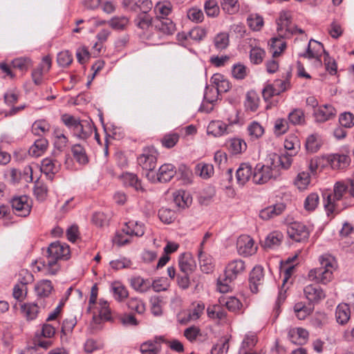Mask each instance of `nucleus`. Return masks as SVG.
<instances>
[{
	"label": "nucleus",
	"mask_w": 354,
	"mask_h": 354,
	"mask_svg": "<svg viewBox=\"0 0 354 354\" xmlns=\"http://www.w3.org/2000/svg\"><path fill=\"white\" fill-rule=\"evenodd\" d=\"M219 302L221 304H223L226 306V308L232 312H236L239 310L242 306V304L241 301L234 297H230L228 298H221L219 299Z\"/></svg>",
	"instance_id": "obj_50"
},
{
	"label": "nucleus",
	"mask_w": 354,
	"mask_h": 354,
	"mask_svg": "<svg viewBox=\"0 0 354 354\" xmlns=\"http://www.w3.org/2000/svg\"><path fill=\"white\" fill-rule=\"evenodd\" d=\"M248 26L254 31L260 30L263 26L264 21L263 17L258 14H251L247 19Z\"/></svg>",
	"instance_id": "obj_47"
},
{
	"label": "nucleus",
	"mask_w": 354,
	"mask_h": 354,
	"mask_svg": "<svg viewBox=\"0 0 354 354\" xmlns=\"http://www.w3.org/2000/svg\"><path fill=\"white\" fill-rule=\"evenodd\" d=\"M204 10L207 16L209 17H216L220 13V8L216 0L205 1Z\"/></svg>",
	"instance_id": "obj_48"
},
{
	"label": "nucleus",
	"mask_w": 354,
	"mask_h": 354,
	"mask_svg": "<svg viewBox=\"0 0 354 354\" xmlns=\"http://www.w3.org/2000/svg\"><path fill=\"white\" fill-rule=\"evenodd\" d=\"M179 268L185 274H189L192 272L193 266L192 264V259L188 257V255L183 254L180 257Z\"/></svg>",
	"instance_id": "obj_61"
},
{
	"label": "nucleus",
	"mask_w": 354,
	"mask_h": 354,
	"mask_svg": "<svg viewBox=\"0 0 354 354\" xmlns=\"http://www.w3.org/2000/svg\"><path fill=\"white\" fill-rule=\"evenodd\" d=\"M54 147L59 152L62 151L67 146L68 140L60 129H55L54 133Z\"/></svg>",
	"instance_id": "obj_41"
},
{
	"label": "nucleus",
	"mask_w": 354,
	"mask_h": 354,
	"mask_svg": "<svg viewBox=\"0 0 354 354\" xmlns=\"http://www.w3.org/2000/svg\"><path fill=\"white\" fill-rule=\"evenodd\" d=\"M152 17L147 13H140L134 19L135 25L143 31L149 30L152 26Z\"/></svg>",
	"instance_id": "obj_36"
},
{
	"label": "nucleus",
	"mask_w": 354,
	"mask_h": 354,
	"mask_svg": "<svg viewBox=\"0 0 354 354\" xmlns=\"http://www.w3.org/2000/svg\"><path fill=\"white\" fill-rule=\"evenodd\" d=\"M221 6L223 11L229 15H234L239 10L238 0H221Z\"/></svg>",
	"instance_id": "obj_54"
},
{
	"label": "nucleus",
	"mask_w": 354,
	"mask_h": 354,
	"mask_svg": "<svg viewBox=\"0 0 354 354\" xmlns=\"http://www.w3.org/2000/svg\"><path fill=\"white\" fill-rule=\"evenodd\" d=\"M287 233L289 237L296 242H302L309 237L308 227L301 223L293 222L287 227Z\"/></svg>",
	"instance_id": "obj_12"
},
{
	"label": "nucleus",
	"mask_w": 354,
	"mask_h": 354,
	"mask_svg": "<svg viewBox=\"0 0 354 354\" xmlns=\"http://www.w3.org/2000/svg\"><path fill=\"white\" fill-rule=\"evenodd\" d=\"M319 202V197L317 193L310 194L305 199L304 206L306 210L311 212L316 209Z\"/></svg>",
	"instance_id": "obj_58"
},
{
	"label": "nucleus",
	"mask_w": 354,
	"mask_h": 354,
	"mask_svg": "<svg viewBox=\"0 0 354 354\" xmlns=\"http://www.w3.org/2000/svg\"><path fill=\"white\" fill-rule=\"evenodd\" d=\"M270 160L271 162H274L275 165H278L279 169L281 167L283 169H287L292 165V157L288 153L283 154L281 156L273 154L270 158Z\"/></svg>",
	"instance_id": "obj_37"
},
{
	"label": "nucleus",
	"mask_w": 354,
	"mask_h": 354,
	"mask_svg": "<svg viewBox=\"0 0 354 354\" xmlns=\"http://www.w3.org/2000/svg\"><path fill=\"white\" fill-rule=\"evenodd\" d=\"M239 123L237 113L234 114V118L228 119V124L221 120H214L209 122L207 126V132L214 137H220L232 131L231 127L233 124Z\"/></svg>",
	"instance_id": "obj_9"
},
{
	"label": "nucleus",
	"mask_w": 354,
	"mask_h": 354,
	"mask_svg": "<svg viewBox=\"0 0 354 354\" xmlns=\"http://www.w3.org/2000/svg\"><path fill=\"white\" fill-rule=\"evenodd\" d=\"M198 259L203 272L209 273L212 270L213 260L209 255L201 251L198 254Z\"/></svg>",
	"instance_id": "obj_45"
},
{
	"label": "nucleus",
	"mask_w": 354,
	"mask_h": 354,
	"mask_svg": "<svg viewBox=\"0 0 354 354\" xmlns=\"http://www.w3.org/2000/svg\"><path fill=\"white\" fill-rule=\"evenodd\" d=\"M281 175L278 165L270 162V165H262L259 163L253 171L252 181L255 184L261 185L267 183L270 179H276Z\"/></svg>",
	"instance_id": "obj_7"
},
{
	"label": "nucleus",
	"mask_w": 354,
	"mask_h": 354,
	"mask_svg": "<svg viewBox=\"0 0 354 354\" xmlns=\"http://www.w3.org/2000/svg\"><path fill=\"white\" fill-rule=\"evenodd\" d=\"M264 280L263 269L261 266H255L250 272L249 286L253 293L259 292V286L263 285Z\"/></svg>",
	"instance_id": "obj_15"
},
{
	"label": "nucleus",
	"mask_w": 354,
	"mask_h": 354,
	"mask_svg": "<svg viewBox=\"0 0 354 354\" xmlns=\"http://www.w3.org/2000/svg\"><path fill=\"white\" fill-rule=\"evenodd\" d=\"M39 300L37 304H25L21 306V310L28 319H35L39 313Z\"/></svg>",
	"instance_id": "obj_51"
},
{
	"label": "nucleus",
	"mask_w": 354,
	"mask_h": 354,
	"mask_svg": "<svg viewBox=\"0 0 354 354\" xmlns=\"http://www.w3.org/2000/svg\"><path fill=\"white\" fill-rule=\"evenodd\" d=\"M122 232L126 236H142L145 234V227L143 224L131 221L125 223Z\"/></svg>",
	"instance_id": "obj_21"
},
{
	"label": "nucleus",
	"mask_w": 354,
	"mask_h": 354,
	"mask_svg": "<svg viewBox=\"0 0 354 354\" xmlns=\"http://www.w3.org/2000/svg\"><path fill=\"white\" fill-rule=\"evenodd\" d=\"M322 53H326L322 44L316 40L310 39L308 42L306 51L301 54L300 56L308 59H316L317 61L320 62Z\"/></svg>",
	"instance_id": "obj_14"
},
{
	"label": "nucleus",
	"mask_w": 354,
	"mask_h": 354,
	"mask_svg": "<svg viewBox=\"0 0 354 354\" xmlns=\"http://www.w3.org/2000/svg\"><path fill=\"white\" fill-rule=\"evenodd\" d=\"M304 295L310 302H318L325 297V294L320 287L316 285H308L304 289Z\"/></svg>",
	"instance_id": "obj_20"
},
{
	"label": "nucleus",
	"mask_w": 354,
	"mask_h": 354,
	"mask_svg": "<svg viewBox=\"0 0 354 354\" xmlns=\"http://www.w3.org/2000/svg\"><path fill=\"white\" fill-rule=\"evenodd\" d=\"M277 23V32L281 37H289L292 35L299 33L303 35V37L306 39V35H304V31L302 29L292 26L290 14L288 12H281Z\"/></svg>",
	"instance_id": "obj_8"
},
{
	"label": "nucleus",
	"mask_w": 354,
	"mask_h": 354,
	"mask_svg": "<svg viewBox=\"0 0 354 354\" xmlns=\"http://www.w3.org/2000/svg\"><path fill=\"white\" fill-rule=\"evenodd\" d=\"M351 317V310L348 304H339L335 310L336 322L340 325H345Z\"/></svg>",
	"instance_id": "obj_27"
},
{
	"label": "nucleus",
	"mask_w": 354,
	"mask_h": 354,
	"mask_svg": "<svg viewBox=\"0 0 354 354\" xmlns=\"http://www.w3.org/2000/svg\"><path fill=\"white\" fill-rule=\"evenodd\" d=\"M138 163L147 171L146 177L150 181L156 182V173L153 169L156 167L157 153L154 148L147 147L143 149L142 153L138 157Z\"/></svg>",
	"instance_id": "obj_6"
},
{
	"label": "nucleus",
	"mask_w": 354,
	"mask_h": 354,
	"mask_svg": "<svg viewBox=\"0 0 354 354\" xmlns=\"http://www.w3.org/2000/svg\"><path fill=\"white\" fill-rule=\"evenodd\" d=\"M206 34L207 32L205 28L201 27H196L192 28L187 34L182 33L178 35V37L185 39L189 38L192 40L199 41L205 37Z\"/></svg>",
	"instance_id": "obj_38"
},
{
	"label": "nucleus",
	"mask_w": 354,
	"mask_h": 354,
	"mask_svg": "<svg viewBox=\"0 0 354 354\" xmlns=\"http://www.w3.org/2000/svg\"><path fill=\"white\" fill-rule=\"evenodd\" d=\"M271 48L272 50V57H276L279 56L286 48V44L281 39L273 38L272 39Z\"/></svg>",
	"instance_id": "obj_60"
},
{
	"label": "nucleus",
	"mask_w": 354,
	"mask_h": 354,
	"mask_svg": "<svg viewBox=\"0 0 354 354\" xmlns=\"http://www.w3.org/2000/svg\"><path fill=\"white\" fill-rule=\"evenodd\" d=\"M174 202L175 205L180 208H185L191 205L192 198L190 194L185 190H177L173 193Z\"/></svg>",
	"instance_id": "obj_25"
},
{
	"label": "nucleus",
	"mask_w": 354,
	"mask_h": 354,
	"mask_svg": "<svg viewBox=\"0 0 354 354\" xmlns=\"http://www.w3.org/2000/svg\"><path fill=\"white\" fill-rule=\"evenodd\" d=\"M247 149L245 142L241 138H232L229 141V150L232 154H239Z\"/></svg>",
	"instance_id": "obj_43"
},
{
	"label": "nucleus",
	"mask_w": 354,
	"mask_h": 354,
	"mask_svg": "<svg viewBox=\"0 0 354 354\" xmlns=\"http://www.w3.org/2000/svg\"><path fill=\"white\" fill-rule=\"evenodd\" d=\"M196 173L204 179L210 178L214 174V167L211 164L200 162L196 166Z\"/></svg>",
	"instance_id": "obj_44"
},
{
	"label": "nucleus",
	"mask_w": 354,
	"mask_h": 354,
	"mask_svg": "<svg viewBox=\"0 0 354 354\" xmlns=\"http://www.w3.org/2000/svg\"><path fill=\"white\" fill-rule=\"evenodd\" d=\"M245 270V264L241 259H235L229 262L225 267L224 276L218 279L217 290L222 293L228 292L231 288L229 283L242 274Z\"/></svg>",
	"instance_id": "obj_5"
},
{
	"label": "nucleus",
	"mask_w": 354,
	"mask_h": 354,
	"mask_svg": "<svg viewBox=\"0 0 354 354\" xmlns=\"http://www.w3.org/2000/svg\"><path fill=\"white\" fill-rule=\"evenodd\" d=\"M259 104V97L254 91H250L246 94L245 107L247 110L254 112L257 110Z\"/></svg>",
	"instance_id": "obj_40"
},
{
	"label": "nucleus",
	"mask_w": 354,
	"mask_h": 354,
	"mask_svg": "<svg viewBox=\"0 0 354 354\" xmlns=\"http://www.w3.org/2000/svg\"><path fill=\"white\" fill-rule=\"evenodd\" d=\"M288 121L294 125H301L305 123V115L300 109H295L288 114Z\"/></svg>",
	"instance_id": "obj_52"
},
{
	"label": "nucleus",
	"mask_w": 354,
	"mask_h": 354,
	"mask_svg": "<svg viewBox=\"0 0 354 354\" xmlns=\"http://www.w3.org/2000/svg\"><path fill=\"white\" fill-rule=\"evenodd\" d=\"M71 151L74 158L78 163L85 165L88 162V156L84 147L82 145H74L71 148Z\"/></svg>",
	"instance_id": "obj_39"
},
{
	"label": "nucleus",
	"mask_w": 354,
	"mask_h": 354,
	"mask_svg": "<svg viewBox=\"0 0 354 354\" xmlns=\"http://www.w3.org/2000/svg\"><path fill=\"white\" fill-rule=\"evenodd\" d=\"M31 64L32 62L30 59L27 57H17L12 62V67L19 69L21 71H26Z\"/></svg>",
	"instance_id": "obj_57"
},
{
	"label": "nucleus",
	"mask_w": 354,
	"mask_h": 354,
	"mask_svg": "<svg viewBox=\"0 0 354 354\" xmlns=\"http://www.w3.org/2000/svg\"><path fill=\"white\" fill-rule=\"evenodd\" d=\"M325 159L326 162L333 169H344L350 162V158L345 154H330L325 156Z\"/></svg>",
	"instance_id": "obj_16"
},
{
	"label": "nucleus",
	"mask_w": 354,
	"mask_h": 354,
	"mask_svg": "<svg viewBox=\"0 0 354 354\" xmlns=\"http://www.w3.org/2000/svg\"><path fill=\"white\" fill-rule=\"evenodd\" d=\"M347 191L345 182H337L333 187V193L328 194L324 197V208L328 216L333 217L346 208L343 203H341L344 194Z\"/></svg>",
	"instance_id": "obj_4"
},
{
	"label": "nucleus",
	"mask_w": 354,
	"mask_h": 354,
	"mask_svg": "<svg viewBox=\"0 0 354 354\" xmlns=\"http://www.w3.org/2000/svg\"><path fill=\"white\" fill-rule=\"evenodd\" d=\"M336 111L330 104H325L319 106L314 111L315 120L318 122H324L335 116Z\"/></svg>",
	"instance_id": "obj_18"
},
{
	"label": "nucleus",
	"mask_w": 354,
	"mask_h": 354,
	"mask_svg": "<svg viewBox=\"0 0 354 354\" xmlns=\"http://www.w3.org/2000/svg\"><path fill=\"white\" fill-rule=\"evenodd\" d=\"M50 129L49 124L45 120H36L32 125V133L35 136H42Z\"/></svg>",
	"instance_id": "obj_49"
},
{
	"label": "nucleus",
	"mask_w": 354,
	"mask_h": 354,
	"mask_svg": "<svg viewBox=\"0 0 354 354\" xmlns=\"http://www.w3.org/2000/svg\"><path fill=\"white\" fill-rule=\"evenodd\" d=\"M212 79L216 86L206 88L204 100L199 109L201 112L209 113L212 111L213 109L212 104L216 101L218 93H225L231 87L229 81L224 79L221 75H215Z\"/></svg>",
	"instance_id": "obj_3"
},
{
	"label": "nucleus",
	"mask_w": 354,
	"mask_h": 354,
	"mask_svg": "<svg viewBox=\"0 0 354 354\" xmlns=\"http://www.w3.org/2000/svg\"><path fill=\"white\" fill-rule=\"evenodd\" d=\"M122 179L125 186L132 187L138 192H144L145 189L141 185V181L138 176L132 173H125L122 174Z\"/></svg>",
	"instance_id": "obj_30"
},
{
	"label": "nucleus",
	"mask_w": 354,
	"mask_h": 354,
	"mask_svg": "<svg viewBox=\"0 0 354 354\" xmlns=\"http://www.w3.org/2000/svg\"><path fill=\"white\" fill-rule=\"evenodd\" d=\"M176 174L175 167L171 164L162 165L156 174V182L166 183Z\"/></svg>",
	"instance_id": "obj_19"
},
{
	"label": "nucleus",
	"mask_w": 354,
	"mask_h": 354,
	"mask_svg": "<svg viewBox=\"0 0 354 354\" xmlns=\"http://www.w3.org/2000/svg\"><path fill=\"white\" fill-rule=\"evenodd\" d=\"M111 291L114 299L119 301H123L129 296V292L126 287L120 281H113L111 284Z\"/></svg>",
	"instance_id": "obj_28"
},
{
	"label": "nucleus",
	"mask_w": 354,
	"mask_h": 354,
	"mask_svg": "<svg viewBox=\"0 0 354 354\" xmlns=\"http://www.w3.org/2000/svg\"><path fill=\"white\" fill-rule=\"evenodd\" d=\"M286 209V205L281 203L268 206L259 212V217L262 220H269L281 214Z\"/></svg>",
	"instance_id": "obj_17"
},
{
	"label": "nucleus",
	"mask_w": 354,
	"mask_h": 354,
	"mask_svg": "<svg viewBox=\"0 0 354 354\" xmlns=\"http://www.w3.org/2000/svg\"><path fill=\"white\" fill-rule=\"evenodd\" d=\"M128 308L138 314H143L146 310L145 304L142 300L137 297H132L127 303Z\"/></svg>",
	"instance_id": "obj_56"
},
{
	"label": "nucleus",
	"mask_w": 354,
	"mask_h": 354,
	"mask_svg": "<svg viewBox=\"0 0 354 354\" xmlns=\"http://www.w3.org/2000/svg\"><path fill=\"white\" fill-rule=\"evenodd\" d=\"M229 43V35L226 32H220L217 34L214 39V46L219 50L225 49L228 46Z\"/></svg>",
	"instance_id": "obj_53"
},
{
	"label": "nucleus",
	"mask_w": 354,
	"mask_h": 354,
	"mask_svg": "<svg viewBox=\"0 0 354 354\" xmlns=\"http://www.w3.org/2000/svg\"><path fill=\"white\" fill-rule=\"evenodd\" d=\"M308 337V332L302 328H292L288 332L290 341L295 344H304Z\"/></svg>",
	"instance_id": "obj_24"
},
{
	"label": "nucleus",
	"mask_w": 354,
	"mask_h": 354,
	"mask_svg": "<svg viewBox=\"0 0 354 354\" xmlns=\"http://www.w3.org/2000/svg\"><path fill=\"white\" fill-rule=\"evenodd\" d=\"M252 167L246 163L241 164L236 172L237 183L240 185H244L253 175Z\"/></svg>",
	"instance_id": "obj_23"
},
{
	"label": "nucleus",
	"mask_w": 354,
	"mask_h": 354,
	"mask_svg": "<svg viewBox=\"0 0 354 354\" xmlns=\"http://www.w3.org/2000/svg\"><path fill=\"white\" fill-rule=\"evenodd\" d=\"M108 25L115 30H124L129 25V19L124 15L113 17L107 22Z\"/></svg>",
	"instance_id": "obj_31"
},
{
	"label": "nucleus",
	"mask_w": 354,
	"mask_h": 354,
	"mask_svg": "<svg viewBox=\"0 0 354 354\" xmlns=\"http://www.w3.org/2000/svg\"><path fill=\"white\" fill-rule=\"evenodd\" d=\"M47 261H36V268L38 271L44 272L46 275H55L59 270L57 261L61 259H68L70 255L68 245L59 241L52 243L47 250Z\"/></svg>",
	"instance_id": "obj_1"
},
{
	"label": "nucleus",
	"mask_w": 354,
	"mask_h": 354,
	"mask_svg": "<svg viewBox=\"0 0 354 354\" xmlns=\"http://www.w3.org/2000/svg\"><path fill=\"white\" fill-rule=\"evenodd\" d=\"M53 290L51 281L47 279L39 281L35 286V291L39 299L48 297Z\"/></svg>",
	"instance_id": "obj_26"
},
{
	"label": "nucleus",
	"mask_w": 354,
	"mask_h": 354,
	"mask_svg": "<svg viewBox=\"0 0 354 354\" xmlns=\"http://www.w3.org/2000/svg\"><path fill=\"white\" fill-rule=\"evenodd\" d=\"M319 268L312 269L308 277L312 281L326 284L333 279V273L337 267L335 259L329 254H324L319 258Z\"/></svg>",
	"instance_id": "obj_2"
},
{
	"label": "nucleus",
	"mask_w": 354,
	"mask_h": 354,
	"mask_svg": "<svg viewBox=\"0 0 354 354\" xmlns=\"http://www.w3.org/2000/svg\"><path fill=\"white\" fill-rule=\"evenodd\" d=\"M283 239V234L279 231L270 232L266 238L264 246L268 248H274L278 247Z\"/></svg>",
	"instance_id": "obj_35"
},
{
	"label": "nucleus",
	"mask_w": 354,
	"mask_h": 354,
	"mask_svg": "<svg viewBox=\"0 0 354 354\" xmlns=\"http://www.w3.org/2000/svg\"><path fill=\"white\" fill-rule=\"evenodd\" d=\"M131 286L136 291L146 292L151 287L149 279H145L140 276L133 277L130 279Z\"/></svg>",
	"instance_id": "obj_29"
},
{
	"label": "nucleus",
	"mask_w": 354,
	"mask_h": 354,
	"mask_svg": "<svg viewBox=\"0 0 354 354\" xmlns=\"http://www.w3.org/2000/svg\"><path fill=\"white\" fill-rule=\"evenodd\" d=\"M322 145V140L319 135L313 133L308 136L306 140V150L310 153H316Z\"/></svg>",
	"instance_id": "obj_32"
},
{
	"label": "nucleus",
	"mask_w": 354,
	"mask_h": 354,
	"mask_svg": "<svg viewBox=\"0 0 354 354\" xmlns=\"http://www.w3.org/2000/svg\"><path fill=\"white\" fill-rule=\"evenodd\" d=\"M93 131V125L89 122L83 120L80 122L73 133L79 139L86 140L91 136Z\"/></svg>",
	"instance_id": "obj_22"
},
{
	"label": "nucleus",
	"mask_w": 354,
	"mask_h": 354,
	"mask_svg": "<svg viewBox=\"0 0 354 354\" xmlns=\"http://www.w3.org/2000/svg\"><path fill=\"white\" fill-rule=\"evenodd\" d=\"M238 253L243 257H250L257 251V245L254 241L248 235H241L236 241Z\"/></svg>",
	"instance_id": "obj_11"
},
{
	"label": "nucleus",
	"mask_w": 354,
	"mask_h": 354,
	"mask_svg": "<svg viewBox=\"0 0 354 354\" xmlns=\"http://www.w3.org/2000/svg\"><path fill=\"white\" fill-rule=\"evenodd\" d=\"M58 154L59 153L54 151L51 156L43 159L41 163V171L50 180L53 179L55 174L61 168V162L57 160Z\"/></svg>",
	"instance_id": "obj_10"
},
{
	"label": "nucleus",
	"mask_w": 354,
	"mask_h": 354,
	"mask_svg": "<svg viewBox=\"0 0 354 354\" xmlns=\"http://www.w3.org/2000/svg\"><path fill=\"white\" fill-rule=\"evenodd\" d=\"M310 181V174L308 172L302 171L297 174L295 184L299 189H304L309 185Z\"/></svg>",
	"instance_id": "obj_59"
},
{
	"label": "nucleus",
	"mask_w": 354,
	"mask_h": 354,
	"mask_svg": "<svg viewBox=\"0 0 354 354\" xmlns=\"http://www.w3.org/2000/svg\"><path fill=\"white\" fill-rule=\"evenodd\" d=\"M204 309L205 305L203 303H198L194 306L192 310L187 313V317L185 320H180V322H187L198 319L203 314Z\"/></svg>",
	"instance_id": "obj_55"
},
{
	"label": "nucleus",
	"mask_w": 354,
	"mask_h": 354,
	"mask_svg": "<svg viewBox=\"0 0 354 354\" xmlns=\"http://www.w3.org/2000/svg\"><path fill=\"white\" fill-rule=\"evenodd\" d=\"M248 135L252 140L261 138L264 133L263 127L257 122L253 121L248 126Z\"/></svg>",
	"instance_id": "obj_46"
},
{
	"label": "nucleus",
	"mask_w": 354,
	"mask_h": 354,
	"mask_svg": "<svg viewBox=\"0 0 354 354\" xmlns=\"http://www.w3.org/2000/svg\"><path fill=\"white\" fill-rule=\"evenodd\" d=\"M339 122L342 127L351 128L354 126V115L350 112L341 113Z\"/></svg>",
	"instance_id": "obj_62"
},
{
	"label": "nucleus",
	"mask_w": 354,
	"mask_h": 354,
	"mask_svg": "<svg viewBox=\"0 0 354 354\" xmlns=\"http://www.w3.org/2000/svg\"><path fill=\"white\" fill-rule=\"evenodd\" d=\"M155 27L165 35H172L176 30L175 24L168 18L158 20Z\"/></svg>",
	"instance_id": "obj_34"
},
{
	"label": "nucleus",
	"mask_w": 354,
	"mask_h": 354,
	"mask_svg": "<svg viewBox=\"0 0 354 354\" xmlns=\"http://www.w3.org/2000/svg\"><path fill=\"white\" fill-rule=\"evenodd\" d=\"M48 142L45 138H39L35 141L34 144L30 147L28 153L30 155L35 157L40 156L46 150Z\"/></svg>",
	"instance_id": "obj_33"
},
{
	"label": "nucleus",
	"mask_w": 354,
	"mask_h": 354,
	"mask_svg": "<svg viewBox=\"0 0 354 354\" xmlns=\"http://www.w3.org/2000/svg\"><path fill=\"white\" fill-rule=\"evenodd\" d=\"M265 56V51L259 47H254L250 50V57L251 62L254 64L262 62Z\"/></svg>",
	"instance_id": "obj_63"
},
{
	"label": "nucleus",
	"mask_w": 354,
	"mask_h": 354,
	"mask_svg": "<svg viewBox=\"0 0 354 354\" xmlns=\"http://www.w3.org/2000/svg\"><path fill=\"white\" fill-rule=\"evenodd\" d=\"M155 12L158 18L167 19L172 10V6L169 1L158 2L154 8Z\"/></svg>",
	"instance_id": "obj_42"
},
{
	"label": "nucleus",
	"mask_w": 354,
	"mask_h": 354,
	"mask_svg": "<svg viewBox=\"0 0 354 354\" xmlns=\"http://www.w3.org/2000/svg\"><path fill=\"white\" fill-rule=\"evenodd\" d=\"M14 213L19 216H27L30 214L31 205L26 196L13 197L10 201Z\"/></svg>",
	"instance_id": "obj_13"
},
{
	"label": "nucleus",
	"mask_w": 354,
	"mask_h": 354,
	"mask_svg": "<svg viewBox=\"0 0 354 354\" xmlns=\"http://www.w3.org/2000/svg\"><path fill=\"white\" fill-rule=\"evenodd\" d=\"M140 351L142 354H158L160 348L156 343L147 342L141 344Z\"/></svg>",
	"instance_id": "obj_64"
}]
</instances>
